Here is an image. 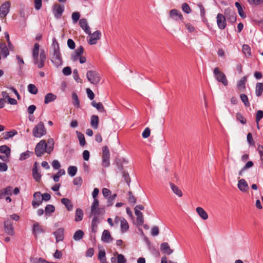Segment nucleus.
<instances>
[{
  "mask_svg": "<svg viewBox=\"0 0 263 263\" xmlns=\"http://www.w3.org/2000/svg\"><path fill=\"white\" fill-rule=\"evenodd\" d=\"M39 48L40 45L38 43H35L32 49V58L34 63L37 65L39 68H41L44 65L46 57L44 51L42 50L40 53V59L39 60Z\"/></svg>",
  "mask_w": 263,
  "mask_h": 263,
  "instance_id": "obj_1",
  "label": "nucleus"
},
{
  "mask_svg": "<svg viewBox=\"0 0 263 263\" xmlns=\"http://www.w3.org/2000/svg\"><path fill=\"white\" fill-rule=\"evenodd\" d=\"M46 133L44 124L42 122H40L32 129V135L35 138H41Z\"/></svg>",
  "mask_w": 263,
  "mask_h": 263,
  "instance_id": "obj_2",
  "label": "nucleus"
},
{
  "mask_svg": "<svg viewBox=\"0 0 263 263\" xmlns=\"http://www.w3.org/2000/svg\"><path fill=\"white\" fill-rule=\"evenodd\" d=\"M88 81L93 85H97L100 83L101 77L99 73L95 70H88L86 73Z\"/></svg>",
  "mask_w": 263,
  "mask_h": 263,
  "instance_id": "obj_3",
  "label": "nucleus"
},
{
  "mask_svg": "<svg viewBox=\"0 0 263 263\" xmlns=\"http://www.w3.org/2000/svg\"><path fill=\"white\" fill-rule=\"evenodd\" d=\"M45 153H47V144L45 140H42L35 146V154L37 157H41Z\"/></svg>",
  "mask_w": 263,
  "mask_h": 263,
  "instance_id": "obj_4",
  "label": "nucleus"
},
{
  "mask_svg": "<svg viewBox=\"0 0 263 263\" xmlns=\"http://www.w3.org/2000/svg\"><path fill=\"white\" fill-rule=\"evenodd\" d=\"M102 159V166L105 167H108L110 165V152L107 146L103 147Z\"/></svg>",
  "mask_w": 263,
  "mask_h": 263,
  "instance_id": "obj_5",
  "label": "nucleus"
},
{
  "mask_svg": "<svg viewBox=\"0 0 263 263\" xmlns=\"http://www.w3.org/2000/svg\"><path fill=\"white\" fill-rule=\"evenodd\" d=\"M213 73L217 81L222 83L224 86L228 85V82L226 77L223 72L220 71L219 68H215Z\"/></svg>",
  "mask_w": 263,
  "mask_h": 263,
  "instance_id": "obj_6",
  "label": "nucleus"
},
{
  "mask_svg": "<svg viewBox=\"0 0 263 263\" xmlns=\"http://www.w3.org/2000/svg\"><path fill=\"white\" fill-rule=\"evenodd\" d=\"M51 61L57 67L61 66L62 64L63 61L60 50H53Z\"/></svg>",
  "mask_w": 263,
  "mask_h": 263,
  "instance_id": "obj_7",
  "label": "nucleus"
},
{
  "mask_svg": "<svg viewBox=\"0 0 263 263\" xmlns=\"http://www.w3.org/2000/svg\"><path fill=\"white\" fill-rule=\"evenodd\" d=\"M89 35V39L88 40L89 44L92 45L97 44V41L100 40L101 36V33L100 31L97 30L93 33L90 32Z\"/></svg>",
  "mask_w": 263,
  "mask_h": 263,
  "instance_id": "obj_8",
  "label": "nucleus"
},
{
  "mask_svg": "<svg viewBox=\"0 0 263 263\" xmlns=\"http://www.w3.org/2000/svg\"><path fill=\"white\" fill-rule=\"evenodd\" d=\"M226 18L231 23H234L236 20V15L234 11L231 10L230 8H227L225 9L224 12Z\"/></svg>",
  "mask_w": 263,
  "mask_h": 263,
  "instance_id": "obj_9",
  "label": "nucleus"
},
{
  "mask_svg": "<svg viewBox=\"0 0 263 263\" xmlns=\"http://www.w3.org/2000/svg\"><path fill=\"white\" fill-rule=\"evenodd\" d=\"M10 3L9 2L4 3L0 7V16L2 18H5L9 12Z\"/></svg>",
  "mask_w": 263,
  "mask_h": 263,
  "instance_id": "obj_10",
  "label": "nucleus"
},
{
  "mask_svg": "<svg viewBox=\"0 0 263 263\" xmlns=\"http://www.w3.org/2000/svg\"><path fill=\"white\" fill-rule=\"evenodd\" d=\"M169 17L176 21H182L183 19L181 13L178 10L172 9L169 12Z\"/></svg>",
  "mask_w": 263,
  "mask_h": 263,
  "instance_id": "obj_11",
  "label": "nucleus"
},
{
  "mask_svg": "<svg viewBox=\"0 0 263 263\" xmlns=\"http://www.w3.org/2000/svg\"><path fill=\"white\" fill-rule=\"evenodd\" d=\"M218 27L220 29H223L227 26L226 16L221 13H218L216 17Z\"/></svg>",
  "mask_w": 263,
  "mask_h": 263,
  "instance_id": "obj_12",
  "label": "nucleus"
},
{
  "mask_svg": "<svg viewBox=\"0 0 263 263\" xmlns=\"http://www.w3.org/2000/svg\"><path fill=\"white\" fill-rule=\"evenodd\" d=\"M64 11V6L63 5H54L53 6V12L54 17L58 19L61 18Z\"/></svg>",
  "mask_w": 263,
  "mask_h": 263,
  "instance_id": "obj_13",
  "label": "nucleus"
},
{
  "mask_svg": "<svg viewBox=\"0 0 263 263\" xmlns=\"http://www.w3.org/2000/svg\"><path fill=\"white\" fill-rule=\"evenodd\" d=\"M42 203L41 194L40 192H35L33 194V199L32 201V205L34 208L39 206Z\"/></svg>",
  "mask_w": 263,
  "mask_h": 263,
  "instance_id": "obj_14",
  "label": "nucleus"
},
{
  "mask_svg": "<svg viewBox=\"0 0 263 263\" xmlns=\"http://www.w3.org/2000/svg\"><path fill=\"white\" fill-rule=\"evenodd\" d=\"M79 24L84 31L88 34H90V28L86 18H81L79 21Z\"/></svg>",
  "mask_w": 263,
  "mask_h": 263,
  "instance_id": "obj_15",
  "label": "nucleus"
},
{
  "mask_svg": "<svg viewBox=\"0 0 263 263\" xmlns=\"http://www.w3.org/2000/svg\"><path fill=\"white\" fill-rule=\"evenodd\" d=\"M84 49L82 46L78 47L74 51V53L71 55V60L73 61H77L79 58L83 54Z\"/></svg>",
  "mask_w": 263,
  "mask_h": 263,
  "instance_id": "obj_16",
  "label": "nucleus"
},
{
  "mask_svg": "<svg viewBox=\"0 0 263 263\" xmlns=\"http://www.w3.org/2000/svg\"><path fill=\"white\" fill-rule=\"evenodd\" d=\"M13 224L10 220H7L5 222V231L6 233L10 235H13L14 234Z\"/></svg>",
  "mask_w": 263,
  "mask_h": 263,
  "instance_id": "obj_17",
  "label": "nucleus"
},
{
  "mask_svg": "<svg viewBox=\"0 0 263 263\" xmlns=\"http://www.w3.org/2000/svg\"><path fill=\"white\" fill-rule=\"evenodd\" d=\"M0 54L6 58L9 54V50L5 43H0Z\"/></svg>",
  "mask_w": 263,
  "mask_h": 263,
  "instance_id": "obj_18",
  "label": "nucleus"
},
{
  "mask_svg": "<svg viewBox=\"0 0 263 263\" xmlns=\"http://www.w3.org/2000/svg\"><path fill=\"white\" fill-rule=\"evenodd\" d=\"M161 251L167 255H170L173 252V250L171 249L167 242H163L160 246Z\"/></svg>",
  "mask_w": 263,
  "mask_h": 263,
  "instance_id": "obj_19",
  "label": "nucleus"
},
{
  "mask_svg": "<svg viewBox=\"0 0 263 263\" xmlns=\"http://www.w3.org/2000/svg\"><path fill=\"white\" fill-rule=\"evenodd\" d=\"M238 187L242 192H245L249 189L248 184L244 179H241L238 181Z\"/></svg>",
  "mask_w": 263,
  "mask_h": 263,
  "instance_id": "obj_20",
  "label": "nucleus"
},
{
  "mask_svg": "<svg viewBox=\"0 0 263 263\" xmlns=\"http://www.w3.org/2000/svg\"><path fill=\"white\" fill-rule=\"evenodd\" d=\"M32 176L33 178L37 181L40 182L41 178V175L39 173L37 166V162H35L32 170Z\"/></svg>",
  "mask_w": 263,
  "mask_h": 263,
  "instance_id": "obj_21",
  "label": "nucleus"
},
{
  "mask_svg": "<svg viewBox=\"0 0 263 263\" xmlns=\"http://www.w3.org/2000/svg\"><path fill=\"white\" fill-rule=\"evenodd\" d=\"M112 239L113 238L111 237L109 231L107 230H104L101 237L102 241L104 242H108L112 241Z\"/></svg>",
  "mask_w": 263,
  "mask_h": 263,
  "instance_id": "obj_22",
  "label": "nucleus"
},
{
  "mask_svg": "<svg viewBox=\"0 0 263 263\" xmlns=\"http://www.w3.org/2000/svg\"><path fill=\"white\" fill-rule=\"evenodd\" d=\"M53 234L55 237L57 242L63 240L64 238V229L63 228L58 229Z\"/></svg>",
  "mask_w": 263,
  "mask_h": 263,
  "instance_id": "obj_23",
  "label": "nucleus"
},
{
  "mask_svg": "<svg viewBox=\"0 0 263 263\" xmlns=\"http://www.w3.org/2000/svg\"><path fill=\"white\" fill-rule=\"evenodd\" d=\"M44 231L42 228V227L39 225V223L35 222L33 224V233L35 237H37V235L40 233H44Z\"/></svg>",
  "mask_w": 263,
  "mask_h": 263,
  "instance_id": "obj_24",
  "label": "nucleus"
},
{
  "mask_svg": "<svg viewBox=\"0 0 263 263\" xmlns=\"http://www.w3.org/2000/svg\"><path fill=\"white\" fill-rule=\"evenodd\" d=\"M99 125V117L97 115H92L90 118V125L94 129H97Z\"/></svg>",
  "mask_w": 263,
  "mask_h": 263,
  "instance_id": "obj_25",
  "label": "nucleus"
},
{
  "mask_svg": "<svg viewBox=\"0 0 263 263\" xmlns=\"http://www.w3.org/2000/svg\"><path fill=\"white\" fill-rule=\"evenodd\" d=\"M91 105L96 108L99 111L102 112H105L106 111L104 109V107L101 102H96L95 101H92L91 102Z\"/></svg>",
  "mask_w": 263,
  "mask_h": 263,
  "instance_id": "obj_26",
  "label": "nucleus"
},
{
  "mask_svg": "<svg viewBox=\"0 0 263 263\" xmlns=\"http://www.w3.org/2000/svg\"><path fill=\"white\" fill-rule=\"evenodd\" d=\"M196 212L199 216L203 220H206L208 218V215L205 211L201 207L196 208Z\"/></svg>",
  "mask_w": 263,
  "mask_h": 263,
  "instance_id": "obj_27",
  "label": "nucleus"
},
{
  "mask_svg": "<svg viewBox=\"0 0 263 263\" xmlns=\"http://www.w3.org/2000/svg\"><path fill=\"white\" fill-rule=\"evenodd\" d=\"M170 185L173 191V192L179 197L182 196V191L179 189L178 186L175 185L174 183L170 182Z\"/></svg>",
  "mask_w": 263,
  "mask_h": 263,
  "instance_id": "obj_28",
  "label": "nucleus"
},
{
  "mask_svg": "<svg viewBox=\"0 0 263 263\" xmlns=\"http://www.w3.org/2000/svg\"><path fill=\"white\" fill-rule=\"evenodd\" d=\"M135 215L137 216V222L139 226H141L144 223L143 214L139 210H135Z\"/></svg>",
  "mask_w": 263,
  "mask_h": 263,
  "instance_id": "obj_29",
  "label": "nucleus"
},
{
  "mask_svg": "<svg viewBox=\"0 0 263 263\" xmlns=\"http://www.w3.org/2000/svg\"><path fill=\"white\" fill-rule=\"evenodd\" d=\"M99 206V201L97 199H93L91 206V214L96 215L98 213Z\"/></svg>",
  "mask_w": 263,
  "mask_h": 263,
  "instance_id": "obj_30",
  "label": "nucleus"
},
{
  "mask_svg": "<svg viewBox=\"0 0 263 263\" xmlns=\"http://www.w3.org/2000/svg\"><path fill=\"white\" fill-rule=\"evenodd\" d=\"M57 98L56 95L52 93H48L45 96L44 103L45 104H48L54 101Z\"/></svg>",
  "mask_w": 263,
  "mask_h": 263,
  "instance_id": "obj_31",
  "label": "nucleus"
},
{
  "mask_svg": "<svg viewBox=\"0 0 263 263\" xmlns=\"http://www.w3.org/2000/svg\"><path fill=\"white\" fill-rule=\"evenodd\" d=\"M61 202L66 206L67 210L71 211L73 209V205L69 199L66 198H62Z\"/></svg>",
  "mask_w": 263,
  "mask_h": 263,
  "instance_id": "obj_32",
  "label": "nucleus"
},
{
  "mask_svg": "<svg viewBox=\"0 0 263 263\" xmlns=\"http://www.w3.org/2000/svg\"><path fill=\"white\" fill-rule=\"evenodd\" d=\"M263 92V83H257L255 87V95L259 97L261 96Z\"/></svg>",
  "mask_w": 263,
  "mask_h": 263,
  "instance_id": "obj_33",
  "label": "nucleus"
},
{
  "mask_svg": "<svg viewBox=\"0 0 263 263\" xmlns=\"http://www.w3.org/2000/svg\"><path fill=\"white\" fill-rule=\"evenodd\" d=\"M120 228L122 233H125L129 229V225L125 218H123L121 221Z\"/></svg>",
  "mask_w": 263,
  "mask_h": 263,
  "instance_id": "obj_34",
  "label": "nucleus"
},
{
  "mask_svg": "<svg viewBox=\"0 0 263 263\" xmlns=\"http://www.w3.org/2000/svg\"><path fill=\"white\" fill-rule=\"evenodd\" d=\"M247 79V77L245 76L238 82L237 86L238 89L241 90L246 88Z\"/></svg>",
  "mask_w": 263,
  "mask_h": 263,
  "instance_id": "obj_35",
  "label": "nucleus"
},
{
  "mask_svg": "<svg viewBox=\"0 0 263 263\" xmlns=\"http://www.w3.org/2000/svg\"><path fill=\"white\" fill-rule=\"evenodd\" d=\"M47 153L50 154L54 148V142L52 138H49L47 140Z\"/></svg>",
  "mask_w": 263,
  "mask_h": 263,
  "instance_id": "obj_36",
  "label": "nucleus"
},
{
  "mask_svg": "<svg viewBox=\"0 0 263 263\" xmlns=\"http://www.w3.org/2000/svg\"><path fill=\"white\" fill-rule=\"evenodd\" d=\"M84 233L82 230L77 231L73 235V238L74 240L79 241L83 238Z\"/></svg>",
  "mask_w": 263,
  "mask_h": 263,
  "instance_id": "obj_37",
  "label": "nucleus"
},
{
  "mask_svg": "<svg viewBox=\"0 0 263 263\" xmlns=\"http://www.w3.org/2000/svg\"><path fill=\"white\" fill-rule=\"evenodd\" d=\"M72 103L73 105L78 108L80 106V101L78 95L74 92L72 93Z\"/></svg>",
  "mask_w": 263,
  "mask_h": 263,
  "instance_id": "obj_38",
  "label": "nucleus"
},
{
  "mask_svg": "<svg viewBox=\"0 0 263 263\" xmlns=\"http://www.w3.org/2000/svg\"><path fill=\"white\" fill-rule=\"evenodd\" d=\"M76 133L77 135L78 138L79 140L80 145L82 146H84L86 144L84 135L82 133L78 131H77Z\"/></svg>",
  "mask_w": 263,
  "mask_h": 263,
  "instance_id": "obj_39",
  "label": "nucleus"
},
{
  "mask_svg": "<svg viewBox=\"0 0 263 263\" xmlns=\"http://www.w3.org/2000/svg\"><path fill=\"white\" fill-rule=\"evenodd\" d=\"M235 5L238 9V12L240 16L243 18H245L246 17V15L243 11L241 5L238 2H236L235 3Z\"/></svg>",
  "mask_w": 263,
  "mask_h": 263,
  "instance_id": "obj_40",
  "label": "nucleus"
},
{
  "mask_svg": "<svg viewBox=\"0 0 263 263\" xmlns=\"http://www.w3.org/2000/svg\"><path fill=\"white\" fill-rule=\"evenodd\" d=\"M10 153L11 149L8 146L4 145L0 146V153L10 156Z\"/></svg>",
  "mask_w": 263,
  "mask_h": 263,
  "instance_id": "obj_41",
  "label": "nucleus"
},
{
  "mask_svg": "<svg viewBox=\"0 0 263 263\" xmlns=\"http://www.w3.org/2000/svg\"><path fill=\"white\" fill-rule=\"evenodd\" d=\"M83 216V212L81 209H78L76 210V216H75V221H80L82 220Z\"/></svg>",
  "mask_w": 263,
  "mask_h": 263,
  "instance_id": "obj_42",
  "label": "nucleus"
},
{
  "mask_svg": "<svg viewBox=\"0 0 263 263\" xmlns=\"http://www.w3.org/2000/svg\"><path fill=\"white\" fill-rule=\"evenodd\" d=\"M17 134V132L15 130H12L8 132H6L4 134V139L7 140L10 138L13 137Z\"/></svg>",
  "mask_w": 263,
  "mask_h": 263,
  "instance_id": "obj_43",
  "label": "nucleus"
},
{
  "mask_svg": "<svg viewBox=\"0 0 263 263\" xmlns=\"http://www.w3.org/2000/svg\"><path fill=\"white\" fill-rule=\"evenodd\" d=\"M28 91L33 95H36L38 92V89L36 87L32 84H30L28 85Z\"/></svg>",
  "mask_w": 263,
  "mask_h": 263,
  "instance_id": "obj_44",
  "label": "nucleus"
},
{
  "mask_svg": "<svg viewBox=\"0 0 263 263\" xmlns=\"http://www.w3.org/2000/svg\"><path fill=\"white\" fill-rule=\"evenodd\" d=\"M242 51L245 55L249 58L251 56V49L248 45H243L242 46Z\"/></svg>",
  "mask_w": 263,
  "mask_h": 263,
  "instance_id": "obj_45",
  "label": "nucleus"
},
{
  "mask_svg": "<svg viewBox=\"0 0 263 263\" xmlns=\"http://www.w3.org/2000/svg\"><path fill=\"white\" fill-rule=\"evenodd\" d=\"M77 172V167L74 166H70L68 168V174L73 177L76 175Z\"/></svg>",
  "mask_w": 263,
  "mask_h": 263,
  "instance_id": "obj_46",
  "label": "nucleus"
},
{
  "mask_svg": "<svg viewBox=\"0 0 263 263\" xmlns=\"http://www.w3.org/2000/svg\"><path fill=\"white\" fill-rule=\"evenodd\" d=\"M240 97L241 100L244 103L245 105L247 107H249L250 106V103L249 102L247 96L245 94H241Z\"/></svg>",
  "mask_w": 263,
  "mask_h": 263,
  "instance_id": "obj_47",
  "label": "nucleus"
},
{
  "mask_svg": "<svg viewBox=\"0 0 263 263\" xmlns=\"http://www.w3.org/2000/svg\"><path fill=\"white\" fill-rule=\"evenodd\" d=\"M263 118V111L258 110L256 115V122L257 124V128H259L258 122Z\"/></svg>",
  "mask_w": 263,
  "mask_h": 263,
  "instance_id": "obj_48",
  "label": "nucleus"
},
{
  "mask_svg": "<svg viewBox=\"0 0 263 263\" xmlns=\"http://www.w3.org/2000/svg\"><path fill=\"white\" fill-rule=\"evenodd\" d=\"M55 210V208L53 205L48 204L45 209V212L46 214H51Z\"/></svg>",
  "mask_w": 263,
  "mask_h": 263,
  "instance_id": "obj_49",
  "label": "nucleus"
},
{
  "mask_svg": "<svg viewBox=\"0 0 263 263\" xmlns=\"http://www.w3.org/2000/svg\"><path fill=\"white\" fill-rule=\"evenodd\" d=\"M182 10L184 12H185L187 14H189L191 12V9L190 8L189 5L186 3H184L182 4Z\"/></svg>",
  "mask_w": 263,
  "mask_h": 263,
  "instance_id": "obj_50",
  "label": "nucleus"
},
{
  "mask_svg": "<svg viewBox=\"0 0 263 263\" xmlns=\"http://www.w3.org/2000/svg\"><path fill=\"white\" fill-rule=\"evenodd\" d=\"M30 156V152L29 151H26V152L22 153L20 155V157L19 160L21 161L24 160L27 158H29Z\"/></svg>",
  "mask_w": 263,
  "mask_h": 263,
  "instance_id": "obj_51",
  "label": "nucleus"
},
{
  "mask_svg": "<svg viewBox=\"0 0 263 263\" xmlns=\"http://www.w3.org/2000/svg\"><path fill=\"white\" fill-rule=\"evenodd\" d=\"M72 22L73 23H76L80 17V14L78 12H74L71 15Z\"/></svg>",
  "mask_w": 263,
  "mask_h": 263,
  "instance_id": "obj_52",
  "label": "nucleus"
},
{
  "mask_svg": "<svg viewBox=\"0 0 263 263\" xmlns=\"http://www.w3.org/2000/svg\"><path fill=\"white\" fill-rule=\"evenodd\" d=\"M116 254L118 255L117 256V263H126V259L122 254H118L117 252H116Z\"/></svg>",
  "mask_w": 263,
  "mask_h": 263,
  "instance_id": "obj_53",
  "label": "nucleus"
},
{
  "mask_svg": "<svg viewBox=\"0 0 263 263\" xmlns=\"http://www.w3.org/2000/svg\"><path fill=\"white\" fill-rule=\"evenodd\" d=\"M122 173H123L122 176L124 178L125 181L126 182V183L128 185H129L130 182V179L128 173H127L124 171H123Z\"/></svg>",
  "mask_w": 263,
  "mask_h": 263,
  "instance_id": "obj_54",
  "label": "nucleus"
},
{
  "mask_svg": "<svg viewBox=\"0 0 263 263\" xmlns=\"http://www.w3.org/2000/svg\"><path fill=\"white\" fill-rule=\"evenodd\" d=\"M52 48L53 50H60L59 43L55 38L52 39Z\"/></svg>",
  "mask_w": 263,
  "mask_h": 263,
  "instance_id": "obj_55",
  "label": "nucleus"
},
{
  "mask_svg": "<svg viewBox=\"0 0 263 263\" xmlns=\"http://www.w3.org/2000/svg\"><path fill=\"white\" fill-rule=\"evenodd\" d=\"M237 119L239 120L241 123L244 124L246 123V119L243 117L241 113L238 112L236 114Z\"/></svg>",
  "mask_w": 263,
  "mask_h": 263,
  "instance_id": "obj_56",
  "label": "nucleus"
},
{
  "mask_svg": "<svg viewBox=\"0 0 263 263\" xmlns=\"http://www.w3.org/2000/svg\"><path fill=\"white\" fill-rule=\"evenodd\" d=\"M128 201L129 203L132 204H135L136 202V199L135 197L133 195L132 193L131 192H128Z\"/></svg>",
  "mask_w": 263,
  "mask_h": 263,
  "instance_id": "obj_57",
  "label": "nucleus"
},
{
  "mask_svg": "<svg viewBox=\"0 0 263 263\" xmlns=\"http://www.w3.org/2000/svg\"><path fill=\"white\" fill-rule=\"evenodd\" d=\"M34 7L36 10H39L41 8L42 5V0H34Z\"/></svg>",
  "mask_w": 263,
  "mask_h": 263,
  "instance_id": "obj_58",
  "label": "nucleus"
},
{
  "mask_svg": "<svg viewBox=\"0 0 263 263\" xmlns=\"http://www.w3.org/2000/svg\"><path fill=\"white\" fill-rule=\"evenodd\" d=\"M247 139L248 142L251 145H254L255 142L253 139L252 135L251 133H249L247 135Z\"/></svg>",
  "mask_w": 263,
  "mask_h": 263,
  "instance_id": "obj_59",
  "label": "nucleus"
},
{
  "mask_svg": "<svg viewBox=\"0 0 263 263\" xmlns=\"http://www.w3.org/2000/svg\"><path fill=\"white\" fill-rule=\"evenodd\" d=\"M6 195L11 196L12 195V187L8 186L3 189Z\"/></svg>",
  "mask_w": 263,
  "mask_h": 263,
  "instance_id": "obj_60",
  "label": "nucleus"
},
{
  "mask_svg": "<svg viewBox=\"0 0 263 263\" xmlns=\"http://www.w3.org/2000/svg\"><path fill=\"white\" fill-rule=\"evenodd\" d=\"M52 167L55 170H58L61 167V164L59 161L57 160H54L52 161L51 163Z\"/></svg>",
  "mask_w": 263,
  "mask_h": 263,
  "instance_id": "obj_61",
  "label": "nucleus"
},
{
  "mask_svg": "<svg viewBox=\"0 0 263 263\" xmlns=\"http://www.w3.org/2000/svg\"><path fill=\"white\" fill-rule=\"evenodd\" d=\"M86 93H87L88 97L89 98L90 100H92L94 99L95 94L90 89L87 88L86 89Z\"/></svg>",
  "mask_w": 263,
  "mask_h": 263,
  "instance_id": "obj_62",
  "label": "nucleus"
},
{
  "mask_svg": "<svg viewBox=\"0 0 263 263\" xmlns=\"http://www.w3.org/2000/svg\"><path fill=\"white\" fill-rule=\"evenodd\" d=\"M150 133H151L150 129L148 127L144 129V130L142 134L143 138H148L150 135Z\"/></svg>",
  "mask_w": 263,
  "mask_h": 263,
  "instance_id": "obj_63",
  "label": "nucleus"
},
{
  "mask_svg": "<svg viewBox=\"0 0 263 263\" xmlns=\"http://www.w3.org/2000/svg\"><path fill=\"white\" fill-rule=\"evenodd\" d=\"M73 184L75 185L80 186L82 183V179L80 177H77L75 178L73 181Z\"/></svg>",
  "mask_w": 263,
  "mask_h": 263,
  "instance_id": "obj_64",
  "label": "nucleus"
}]
</instances>
